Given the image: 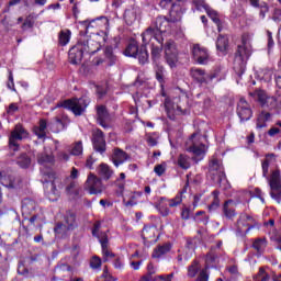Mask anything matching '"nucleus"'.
<instances>
[{"label":"nucleus","mask_w":281,"mask_h":281,"mask_svg":"<svg viewBox=\"0 0 281 281\" xmlns=\"http://www.w3.org/2000/svg\"><path fill=\"white\" fill-rule=\"evenodd\" d=\"M165 60L170 69H177L179 65V49H177V44L172 40H168L164 46Z\"/></svg>","instance_id":"6"},{"label":"nucleus","mask_w":281,"mask_h":281,"mask_svg":"<svg viewBox=\"0 0 281 281\" xmlns=\"http://www.w3.org/2000/svg\"><path fill=\"white\" fill-rule=\"evenodd\" d=\"M272 20L276 23H280V21H281V9H274V13H273Z\"/></svg>","instance_id":"64"},{"label":"nucleus","mask_w":281,"mask_h":281,"mask_svg":"<svg viewBox=\"0 0 281 281\" xmlns=\"http://www.w3.org/2000/svg\"><path fill=\"white\" fill-rule=\"evenodd\" d=\"M47 126H49L47 121L45 119H41L38 126L33 128V133L38 137V139L47 137Z\"/></svg>","instance_id":"28"},{"label":"nucleus","mask_w":281,"mask_h":281,"mask_svg":"<svg viewBox=\"0 0 281 281\" xmlns=\"http://www.w3.org/2000/svg\"><path fill=\"white\" fill-rule=\"evenodd\" d=\"M91 269H100L102 267V259L99 257H93L90 261Z\"/></svg>","instance_id":"56"},{"label":"nucleus","mask_w":281,"mask_h":281,"mask_svg":"<svg viewBox=\"0 0 281 281\" xmlns=\"http://www.w3.org/2000/svg\"><path fill=\"white\" fill-rule=\"evenodd\" d=\"M162 52H164V42H157V44H155L154 42L151 43L150 54H151L153 65L159 63Z\"/></svg>","instance_id":"25"},{"label":"nucleus","mask_w":281,"mask_h":281,"mask_svg":"<svg viewBox=\"0 0 281 281\" xmlns=\"http://www.w3.org/2000/svg\"><path fill=\"white\" fill-rule=\"evenodd\" d=\"M54 181H56V173L52 169L42 170V183L45 184L44 190L48 196L58 192Z\"/></svg>","instance_id":"9"},{"label":"nucleus","mask_w":281,"mask_h":281,"mask_svg":"<svg viewBox=\"0 0 281 281\" xmlns=\"http://www.w3.org/2000/svg\"><path fill=\"white\" fill-rule=\"evenodd\" d=\"M72 232L74 231L63 222H58L54 227V233L57 236V238H69Z\"/></svg>","instance_id":"24"},{"label":"nucleus","mask_w":281,"mask_h":281,"mask_svg":"<svg viewBox=\"0 0 281 281\" xmlns=\"http://www.w3.org/2000/svg\"><path fill=\"white\" fill-rule=\"evenodd\" d=\"M135 195H131L128 201H126V199H123L125 207H133L134 205H137V201H135Z\"/></svg>","instance_id":"59"},{"label":"nucleus","mask_w":281,"mask_h":281,"mask_svg":"<svg viewBox=\"0 0 281 281\" xmlns=\"http://www.w3.org/2000/svg\"><path fill=\"white\" fill-rule=\"evenodd\" d=\"M30 164H32V159H30L26 154H22L18 158V165L20 166V168H30Z\"/></svg>","instance_id":"50"},{"label":"nucleus","mask_w":281,"mask_h":281,"mask_svg":"<svg viewBox=\"0 0 281 281\" xmlns=\"http://www.w3.org/2000/svg\"><path fill=\"white\" fill-rule=\"evenodd\" d=\"M193 3L196 8V10H201V8H204L205 10H207V4L205 3V0H193Z\"/></svg>","instance_id":"62"},{"label":"nucleus","mask_w":281,"mask_h":281,"mask_svg":"<svg viewBox=\"0 0 281 281\" xmlns=\"http://www.w3.org/2000/svg\"><path fill=\"white\" fill-rule=\"evenodd\" d=\"M172 278H175V273H170V274H160L155 277L154 281H172Z\"/></svg>","instance_id":"58"},{"label":"nucleus","mask_w":281,"mask_h":281,"mask_svg":"<svg viewBox=\"0 0 281 281\" xmlns=\"http://www.w3.org/2000/svg\"><path fill=\"white\" fill-rule=\"evenodd\" d=\"M209 177L213 180V183L222 188V190H228V188H231L227 176H225L223 161L217 158L213 157L209 164Z\"/></svg>","instance_id":"3"},{"label":"nucleus","mask_w":281,"mask_h":281,"mask_svg":"<svg viewBox=\"0 0 281 281\" xmlns=\"http://www.w3.org/2000/svg\"><path fill=\"white\" fill-rule=\"evenodd\" d=\"M91 104V99L88 97H81L79 99H69L64 101L61 106L64 109H68L69 111H72L75 115H82L87 108Z\"/></svg>","instance_id":"5"},{"label":"nucleus","mask_w":281,"mask_h":281,"mask_svg":"<svg viewBox=\"0 0 281 281\" xmlns=\"http://www.w3.org/2000/svg\"><path fill=\"white\" fill-rule=\"evenodd\" d=\"M156 232H157V226H155V225L144 226L143 234H142L143 240H150V239L155 238Z\"/></svg>","instance_id":"38"},{"label":"nucleus","mask_w":281,"mask_h":281,"mask_svg":"<svg viewBox=\"0 0 281 281\" xmlns=\"http://www.w3.org/2000/svg\"><path fill=\"white\" fill-rule=\"evenodd\" d=\"M0 183L8 190H16L21 186V180L2 170L0 171Z\"/></svg>","instance_id":"18"},{"label":"nucleus","mask_w":281,"mask_h":281,"mask_svg":"<svg viewBox=\"0 0 281 281\" xmlns=\"http://www.w3.org/2000/svg\"><path fill=\"white\" fill-rule=\"evenodd\" d=\"M165 109L167 111V115L169 120H176L177 115H183V110L179 105L171 104L170 102L165 103Z\"/></svg>","instance_id":"26"},{"label":"nucleus","mask_w":281,"mask_h":281,"mask_svg":"<svg viewBox=\"0 0 281 281\" xmlns=\"http://www.w3.org/2000/svg\"><path fill=\"white\" fill-rule=\"evenodd\" d=\"M207 269H210V267H205V269L200 271V274L196 278V281H207L210 280V274H207Z\"/></svg>","instance_id":"54"},{"label":"nucleus","mask_w":281,"mask_h":281,"mask_svg":"<svg viewBox=\"0 0 281 281\" xmlns=\"http://www.w3.org/2000/svg\"><path fill=\"white\" fill-rule=\"evenodd\" d=\"M183 12H186V3L183 0H178L173 2L171 10L169 11V16L159 15L154 22V30L158 31V34L161 36L164 32H169L175 27V23H179L183 18Z\"/></svg>","instance_id":"1"},{"label":"nucleus","mask_w":281,"mask_h":281,"mask_svg":"<svg viewBox=\"0 0 281 281\" xmlns=\"http://www.w3.org/2000/svg\"><path fill=\"white\" fill-rule=\"evenodd\" d=\"M136 57H138L139 65H146L149 63L150 56L148 55V49L146 48V45H140Z\"/></svg>","instance_id":"33"},{"label":"nucleus","mask_w":281,"mask_h":281,"mask_svg":"<svg viewBox=\"0 0 281 281\" xmlns=\"http://www.w3.org/2000/svg\"><path fill=\"white\" fill-rule=\"evenodd\" d=\"M22 210L26 214H30V212H34L36 210V202L30 198H26L22 201Z\"/></svg>","instance_id":"41"},{"label":"nucleus","mask_w":281,"mask_h":281,"mask_svg":"<svg viewBox=\"0 0 281 281\" xmlns=\"http://www.w3.org/2000/svg\"><path fill=\"white\" fill-rule=\"evenodd\" d=\"M79 42H81L83 52L86 54L93 55L97 54V52H100V43L95 42V40L83 36V38H80Z\"/></svg>","instance_id":"19"},{"label":"nucleus","mask_w":281,"mask_h":281,"mask_svg":"<svg viewBox=\"0 0 281 281\" xmlns=\"http://www.w3.org/2000/svg\"><path fill=\"white\" fill-rule=\"evenodd\" d=\"M85 54L87 53H85V48H82V42H78L68 52L69 63L71 65H80V63H82Z\"/></svg>","instance_id":"14"},{"label":"nucleus","mask_w":281,"mask_h":281,"mask_svg":"<svg viewBox=\"0 0 281 281\" xmlns=\"http://www.w3.org/2000/svg\"><path fill=\"white\" fill-rule=\"evenodd\" d=\"M273 114L267 111H261L257 117V128H267V122H271Z\"/></svg>","instance_id":"30"},{"label":"nucleus","mask_w":281,"mask_h":281,"mask_svg":"<svg viewBox=\"0 0 281 281\" xmlns=\"http://www.w3.org/2000/svg\"><path fill=\"white\" fill-rule=\"evenodd\" d=\"M66 193L67 194H74L75 196H78V182L70 180L68 184L66 186Z\"/></svg>","instance_id":"47"},{"label":"nucleus","mask_w":281,"mask_h":281,"mask_svg":"<svg viewBox=\"0 0 281 281\" xmlns=\"http://www.w3.org/2000/svg\"><path fill=\"white\" fill-rule=\"evenodd\" d=\"M97 120L100 126L103 128H106V122L111 120V114H109V110L106 109V105H97Z\"/></svg>","instance_id":"22"},{"label":"nucleus","mask_w":281,"mask_h":281,"mask_svg":"<svg viewBox=\"0 0 281 281\" xmlns=\"http://www.w3.org/2000/svg\"><path fill=\"white\" fill-rule=\"evenodd\" d=\"M101 227H102V223L95 222L92 228V236H94V238H98L100 243L102 240V236H106V233H100Z\"/></svg>","instance_id":"48"},{"label":"nucleus","mask_w":281,"mask_h":281,"mask_svg":"<svg viewBox=\"0 0 281 281\" xmlns=\"http://www.w3.org/2000/svg\"><path fill=\"white\" fill-rule=\"evenodd\" d=\"M251 56V45L247 41V38H241V44L237 46L235 52V58L233 64V69L238 78H243V74L247 69V61Z\"/></svg>","instance_id":"2"},{"label":"nucleus","mask_w":281,"mask_h":281,"mask_svg":"<svg viewBox=\"0 0 281 281\" xmlns=\"http://www.w3.org/2000/svg\"><path fill=\"white\" fill-rule=\"evenodd\" d=\"M204 136L200 133H193L189 139V144H191L187 150L188 153H193L195 157H201V155H205V144H203Z\"/></svg>","instance_id":"7"},{"label":"nucleus","mask_w":281,"mask_h":281,"mask_svg":"<svg viewBox=\"0 0 281 281\" xmlns=\"http://www.w3.org/2000/svg\"><path fill=\"white\" fill-rule=\"evenodd\" d=\"M154 74L156 80L164 87L166 85V68L160 63L154 64Z\"/></svg>","instance_id":"27"},{"label":"nucleus","mask_w":281,"mask_h":281,"mask_svg":"<svg viewBox=\"0 0 281 281\" xmlns=\"http://www.w3.org/2000/svg\"><path fill=\"white\" fill-rule=\"evenodd\" d=\"M192 56L198 65H207L210 60V53H207V48L201 46L200 44L193 45Z\"/></svg>","instance_id":"15"},{"label":"nucleus","mask_w":281,"mask_h":281,"mask_svg":"<svg viewBox=\"0 0 281 281\" xmlns=\"http://www.w3.org/2000/svg\"><path fill=\"white\" fill-rule=\"evenodd\" d=\"M181 201H183V196L178 193L173 199L169 200V207H177V205H181Z\"/></svg>","instance_id":"53"},{"label":"nucleus","mask_w":281,"mask_h":281,"mask_svg":"<svg viewBox=\"0 0 281 281\" xmlns=\"http://www.w3.org/2000/svg\"><path fill=\"white\" fill-rule=\"evenodd\" d=\"M66 126L65 121L58 116L48 123V128L52 133H60V131H65Z\"/></svg>","instance_id":"29"},{"label":"nucleus","mask_w":281,"mask_h":281,"mask_svg":"<svg viewBox=\"0 0 281 281\" xmlns=\"http://www.w3.org/2000/svg\"><path fill=\"white\" fill-rule=\"evenodd\" d=\"M104 56L110 60V67L117 60V57L113 54V47L111 46L105 47Z\"/></svg>","instance_id":"51"},{"label":"nucleus","mask_w":281,"mask_h":281,"mask_svg":"<svg viewBox=\"0 0 281 281\" xmlns=\"http://www.w3.org/2000/svg\"><path fill=\"white\" fill-rule=\"evenodd\" d=\"M249 95L255 98L262 109H268L277 114L281 113V99L270 97L265 90H255L254 92H249Z\"/></svg>","instance_id":"4"},{"label":"nucleus","mask_w":281,"mask_h":281,"mask_svg":"<svg viewBox=\"0 0 281 281\" xmlns=\"http://www.w3.org/2000/svg\"><path fill=\"white\" fill-rule=\"evenodd\" d=\"M256 227V220L251 215H241L239 221H237V234H249L250 229Z\"/></svg>","instance_id":"13"},{"label":"nucleus","mask_w":281,"mask_h":281,"mask_svg":"<svg viewBox=\"0 0 281 281\" xmlns=\"http://www.w3.org/2000/svg\"><path fill=\"white\" fill-rule=\"evenodd\" d=\"M177 166H179V168L182 170H188L191 166L190 157H188L186 154H180L177 159Z\"/></svg>","instance_id":"40"},{"label":"nucleus","mask_w":281,"mask_h":281,"mask_svg":"<svg viewBox=\"0 0 281 281\" xmlns=\"http://www.w3.org/2000/svg\"><path fill=\"white\" fill-rule=\"evenodd\" d=\"M37 162L41 166H47V164H54V156L47 153H42L37 155Z\"/></svg>","instance_id":"42"},{"label":"nucleus","mask_w":281,"mask_h":281,"mask_svg":"<svg viewBox=\"0 0 281 281\" xmlns=\"http://www.w3.org/2000/svg\"><path fill=\"white\" fill-rule=\"evenodd\" d=\"M236 113L240 120V122H249L251 117H254V111L251 110V105L245 99H240L237 103Z\"/></svg>","instance_id":"12"},{"label":"nucleus","mask_w":281,"mask_h":281,"mask_svg":"<svg viewBox=\"0 0 281 281\" xmlns=\"http://www.w3.org/2000/svg\"><path fill=\"white\" fill-rule=\"evenodd\" d=\"M86 190L89 191V194H102L104 190L102 178H99L94 173H90L86 181Z\"/></svg>","instance_id":"11"},{"label":"nucleus","mask_w":281,"mask_h":281,"mask_svg":"<svg viewBox=\"0 0 281 281\" xmlns=\"http://www.w3.org/2000/svg\"><path fill=\"white\" fill-rule=\"evenodd\" d=\"M206 14L217 25L218 32H221V15H218V12L212 8H206Z\"/></svg>","instance_id":"39"},{"label":"nucleus","mask_w":281,"mask_h":281,"mask_svg":"<svg viewBox=\"0 0 281 281\" xmlns=\"http://www.w3.org/2000/svg\"><path fill=\"white\" fill-rule=\"evenodd\" d=\"M227 45H229L227 37L220 35L216 41V47L218 52H225L227 49Z\"/></svg>","instance_id":"46"},{"label":"nucleus","mask_w":281,"mask_h":281,"mask_svg":"<svg viewBox=\"0 0 281 281\" xmlns=\"http://www.w3.org/2000/svg\"><path fill=\"white\" fill-rule=\"evenodd\" d=\"M95 93H97L98 98H100V99L104 98L106 95V87L97 86Z\"/></svg>","instance_id":"57"},{"label":"nucleus","mask_w":281,"mask_h":281,"mask_svg":"<svg viewBox=\"0 0 281 281\" xmlns=\"http://www.w3.org/2000/svg\"><path fill=\"white\" fill-rule=\"evenodd\" d=\"M232 205H234L233 200L226 201L223 205V214L226 218H234V216H236V210H234Z\"/></svg>","instance_id":"36"},{"label":"nucleus","mask_w":281,"mask_h":281,"mask_svg":"<svg viewBox=\"0 0 281 281\" xmlns=\"http://www.w3.org/2000/svg\"><path fill=\"white\" fill-rule=\"evenodd\" d=\"M172 246L170 244H164L154 249L151 258H161V256H166L170 251Z\"/></svg>","instance_id":"34"},{"label":"nucleus","mask_w":281,"mask_h":281,"mask_svg":"<svg viewBox=\"0 0 281 281\" xmlns=\"http://www.w3.org/2000/svg\"><path fill=\"white\" fill-rule=\"evenodd\" d=\"M158 212L161 214V216H168V214H170V209H168L166 205L164 204H159L157 206Z\"/></svg>","instance_id":"61"},{"label":"nucleus","mask_w":281,"mask_h":281,"mask_svg":"<svg viewBox=\"0 0 281 281\" xmlns=\"http://www.w3.org/2000/svg\"><path fill=\"white\" fill-rule=\"evenodd\" d=\"M128 159H131V156L126 151L120 147L114 148L111 160L116 168L122 166L125 161H128Z\"/></svg>","instance_id":"21"},{"label":"nucleus","mask_w":281,"mask_h":281,"mask_svg":"<svg viewBox=\"0 0 281 281\" xmlns=\"http://www.w3.org/2000/svg\"><path fill=\"white\" fill-rule=\"evenodd\" d=\"M22 27H29V29H32L34 27V22L32 21V15H29L24 23L22 24Z\"/></svg>","instance_id":"63"},{"label":"nucleus","mask_w":281,"mask_h":281,"mask_svg":"<svg viewBox=\"0 0 281 281\" xmlns=\"http://www.w3.org/2000/svg\"><path fill=\"white\" fill-rule=\"evenodd\" d=\"M29 135H30V133H27V130H25V127H23V125L21 123L16 124L9 137L10 148L13 147V150H19V143H16V142H21V139H26V137H29Z\"/></svg>","instance_id":"8"},{"label":"nucleus","mask_w":281,"mask_h":281,"mask_svg":"<svg viewBox=\"0 0 281 281\" xmlns=\"http://www.w3.org/2000/svg\"><path fill=\"white\" fill-rule=\"evenodd\" d=\"M64 225H67L70 227V229H76L78 227V222H76V213L71 211H67L66 214L64 215Z\"/></svg>","instance_id":"32"},{"label":"nucleus","mask_w":281,"mask_h":281,"mask_svg":"<svg viewBox=\"0 0 281 281\" xmlns=\"http://www.w3.org/2000/svg\"><path fill=\"white\" fill-rule=\"evenodd\" d=\"M70 38H71V31L65 30L59 32V45H61L63 47H65V45L69 43Z\"/></svg>","instance_id":"45"},{"label":"nucleus","mask_w":281,"mask_h":281,"mask_svg":"<svg viewBox=\"0 0 281 281\" xmlns=\"http://www.w3.org/2000/svg\"><path fill=\"white\" fill-rule=\"evenodd\" d=\"M137 54H139V46L137 45V42L133 41L125 48V56L137 58Z\"/></svg>","instance_id":"35"},{"label":"nucleus","mask_w":281,"mask_h":281,"mask_svg":"<svg viewBox=\"0 0 281 281\" xmlns=\"http://www.w3.org/2000/svg\"><path fill=\"white\" fill-rule=\"evenodd\" d=\"M223 80L225 79V72H223V69L221 67L215 68L210 75H209V82H212V80Z\"/></svg>","instance_id":"43"},{"label":"nucleus","mask_w":281,"mask_h":281,"mask_svg":"<svg viewBox=\"0 0 281 281\" xmlns=\"http://www.w3.org/2000/svg\"><path fill=\"white\" fill-rule=\"evenodd\" d=\"M201 271V266L199 265V261H193L189 268H188V278H196V273Z\"/></svg>","instance_id":"44"},{"label":"nucleus","mask_w":281,"mask_h":281,"mask_svg":"<svg viewBox=\"0 0 281 281\" xmlns=\"http://www.w3.org/2000/svg\"><path fill=\"white\" fill-rule=\"evenodd\" d=\"M92 146L101 155L106 153V140L104 139V132L102 130H97L92 133Z\"/></svg>","instance_id":"16"},{"label":"nucleus","mask_w":281,"mask_h":281,"mask_svg":"<svg viewBox=\"0 0 281 281\" xmlns=\"http://www.w3.org/2000/svg\"><path fill=\"white\" fill-rule=\"evenodd\" d=\"M102 254L105 258H115V254L109 251V236L102 235L101 237Z\"/></svg>","instance_id":"37"},{"label":"nucleus","mask_w":281,"mask_h":281,"mask_svg":"<svg viewBox=\"0 0 281 281\" xmlns=\"http://www.w3.org/2000/svg\"><path fill=\"white\" fill-rule=\"evenodd\" d=\"M139 8L137 7H128L125 9L123 19L126 23V25H133L137 21V18L139 16Z\"/></svg>","instance_id":"23"},{"label":"nucleus","mask_w":281,"mask_h":281,"mask_svg":"<svg viewBox=\"0 0 281 281\" xmlns=\"http://www.w3.org/2000/svg\"><path fill=\"white\" fill-rule=\"evenodd\" d=\"M217 260L218 256L216 254L211 251L206 255V265H216Z\"/></svg>","instance_id":"55"},{"label":"nucleus","mask_w":281,"mask_h":281,"mask_svg":"<svg viewBox=\"0 0 281 281\" xmlns=\"http://www.w3.org/2000/svg\"><path fill=\"white\" fill-rule=\"evenodd\" d=\"M252 247L256 249V251H258V254H262L265 251V249L267 248V240L265 239H256L252 243Z\"/></svg>","instance_id":"49"},{"label":"nucleus","mask_w":281,"mask_h":281,"mask_svg":"<svg viewBox=\"0 0 281 281\" xmlns=\"http://www.w3.org/2000/svg\"><path fill=\"white\" fill-rule=\"evenodd\" d=\"M156 40V43H164V37L160 36L159 31L155 30L154 26H148L143 33H142V45H148L151 41Z\"/></svg>","instance_id":"17"},{"label":"nucleus","mask_w":281,"mask_h":281,"mask_svg":"<svg viewBox=\"0 0 281 281\" xmlns=\"http://www.w3.org/2000/svg\"><path fill=\"white\" fill-rule=\"evenodd\" d=\"M70 155H74L75 157H78V155H82V142L79 140L72 146Z\"/></svg>","instance_id":"52"},{"label":"nucleus","mask_w":281,"mask_h":281,"mask_svg":"<svg viewBox=\"0 0 281 281\" xmlns=\"http://www.w3.org/2000/svg\"><path fill=\"white\" fill-rule=\"evenodd\" d=\"M190 76L198 85H210V77L205 70L201 68H191Z\"/></svg>","instance_id":"20"},{"label":"nucleus","mask_w":281,"mask_h":281,"mask_svg":"<svg viewBox=\"0 0 281 281\" xmlns=\"http://www.w3.org/2000/svg\"><path fill=\"white\" fill-rule=\"evenodd\" d=\"M270 188H271V199L277 201V203H281V177L280 170H274L269 180Z\"/></svg>","instance_id":"10"},{"label":"nucleus","mask_w":281,"mask_h":281,"mask_svg":"<svg viewBox=\"0 0 281 281\" xmlns=\"http://www.w3.org/2000/svg\"><path fill=\"white\" fill-rule=\"evenodd\" d=\"M98 175H99V177H101L104 181H109V179H111V177H113V169H111V167H109V165L102 162V164L99 165V167H98Z\"/></svg>","instance_id":"31"},{"label":"nucleus","mask_w":281,"mask_h":281,"mask_svg":"<svg viewBox=\"0 0 281 281\" xmlns=\"http://www.w3.org/2000/svg\"><path fill=\"white\" fill-rule=\"evenodd\" d=\"M221 205V200L220 199H213V202L209 205V211L214 212L218 210Z\"/></svg>","instance_id":"60"}]
</instances>
